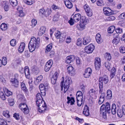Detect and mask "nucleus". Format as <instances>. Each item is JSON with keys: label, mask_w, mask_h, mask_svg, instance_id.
Wrapping results in <instances>:
<instances>
[{"label": "nucleus", "mask_w": 125, "mask_h": 125, "mask_svg": "<svg viewBox=\"0 0 125 125\" xmlns=\"http://www.w3.org/2000/svg\"><path fill=\"white\" fill-rule=\"evenodd\" d=\"M115 31L117 33H121L122 32V30L120 28H118L115 30Z\"/></svg>", "instance_id": "338daca9"}, {"label": "nucleus", "mask_w": 125, "mask_h": 125, "mask_svg": "<svg viewBox=\"0 0 125 125\" xmlns=\"http://www.w3.org/2000/svg\"><path fill=\"white\" fill-rule=\"evenodd\" d=\"M31 25L32 27H34L37 23V21L34 19H33L32 20Z\"/></svg>", "instance_id": "5fc2aeb1"}, {"label": "nucleus", "mask_w": 125, "mask_h": 125, "mask_svg": "<svg viewBox=\"0 0 125 125\" xmlns=\"http://www.w3.org/2000/svg\"><path fill=\"white\" fill-rule=\"evenodd\" d=\"M30 0L31 1L28 0H24V2L26 3L27 4L31 5L34 3V1H33Z\"/></svg>", "instance_id": "8fccbe9b"}, {"label": "nucleus", "mask_w": 125, "mask_h": 125, "mask_svg": "<svg viewBox=\"0 0 125 125\" xmlns=\"http://www.w3.org/2000/svg\"><path fill=\"white\" fill-rule=\"evenodd\" d=\"M71 83V81L69 78L65 80L64 85V93H65L68 90L69 87V85Z\"/></svg>", "instance_id": "1a4fd4ad"}, {"label": "nucleus", "mask_w": 125, "mask_h": 125, "mask_svg": "<svg viewBox=\"0 0 125 125\" xmlns=\"http://www.w3.org/2000/svg\"><path fill=\"white\" fill-rule=\"evenodd\" d=\"M6 58L3 57L2 58V61L3 62V65H5L7 64V62L6 61Z\"/></svg>", "instance_id": "680f3d73"}, {"label": "nucleus", "mask_w": 125, "mask_h": 125, "mask_svg": "<svg viewBox=\"0 0 125 125\" xmlns=\"http://www.w3.org/2000/svg\"><path fill=\"white\" fill-rule=\"evenodd\" d=\"M83 101H77V105L79 106H81L83 104Z\"/></svg>", "instance_id": "774afa93"}, {"label": "nucleus", "mask_w": 125, "mask_h": 125, "mask_svg": "<svg viewBox=\"0 0 125 125\" xmlns=\"http://www.w3.org/2000/svg\"><path fill=\"white\" fill-rule=\"evenodd\" d=\"M40 41L39 38H37L36 39V38L33 37L31 38L28 45V47L30 52H32L34 51L35 48H38Z\"/></svg>", "instance_id": "f257e3e1"}, {"label": "nucleus", "mask_w": 125, "mask_h": 125, "mask_svg": "<svg viewBox=\"0 0 125 125\" xmlns=\"http://www.w3.org/2000/svg\"><path fill=\"white\" fill-rule=\"evenodd\" d=\"M111 112L112 113L113 115L115 114L117 112L116 107V105L114 104H112L111 108Z\"/></svg>", "instance_id": "a878e982"}, {"label": "nucleus", "mask_w": 125, "mask_h": 125, "mask_svg": "<svg viewBox=\"0 0 125 125\" xmlns=\"http://www.w3.org/2000/svg\"><path fill=\"white\" fill-rule=\"evenodd\" d=\"M19 16L20 17H22L24 16V14L23 11L21 10L19 11Z\"/></svg>", "instance_id": "69168bd1"}, {"label": "nucleus", "mask_w": 125, "mask_h": 125, "mask_svg": "<svg viewBox=\"0 0 125 125\" xmlns=\"http://www.w3.org/2000/svg\"><path fill=\"white\" fill-rule=\"evenodd\" d=\"M104 12L105 14L107 15H109L113 14V11L111 10L109 7L107 8H103Z\"/></svg>", "instance_id": "9d476101"}, {"label": "nucleus", "mask_w": 125, "mask_h": 125, "mask_svg": "<svg viewBox=\"0 0 125 125\" xmlns=\"http://www.w3.org/2000/svg\"><path fill=\"white\" fill-rule=\"evenodd\" d=\"M68 101L67 102V103L69 104L71 103V105H72L74 104V103L75 102L74 99L73 97H71V98L69 96L67 97Z\"/></svg>", "instance_id": "c85d7f7f"}, {"label": "nucleus", "mask_w": 125, "mask_h": 125, "mask_svg": "<svg viewBox=\"0 0 125 125\" xmlns=\"http://www.w3.org/2000/svg\"><path fill=\"white\" fill-rule=\"evenodd\" d=\"M76 64L78 65L82 63V61L78 57H76Z\"/></svg>", "instance_id": "603ef678"}, {"label": "nucleus", "mask_w": 125, "mask_h": 125, "mask_svg": "<svg viewBox=\"0 0 125 125\" xmlns=\"http://www.w3.org/2000/svg\"><path fill=\"white\" fill-rule=\"evenodd\" d=\"M94 46L92 44H90L86 46L84 48L85 52L88 53L89 54L92 53L94 49Z\"/></svg>", "instance_id": "39448f33"}, {"label": "nucleus", "mask_w": 125, "mask_h": 125, "mask_svg": "<svg viewBox=\"0 0 125 125\" xmlns=\"http://www.w3.org/2000/svg\"><path fill=\"white\" fill-rule=\"evenodd\" d=\"M75 58V56L73 55H71L67 57L65 62L67 63H70L72 62H73Z\"/></svg>", "instance_id": "2eb2a0df"}, {"label": "nucleus", "mask_w": 125, "mask_h": 125, "mask_svg": "<svg viewBox=\"0 0 125 125\" xmlns=\"http://www.w3.org/2000/svg\"><path fill=\"white\" fill-rule=\"evenodd\" d=\"M39 88L41 91H43V92L41 91V93H42V92H43L44 93V94L45 95V92L48 88L47 85L45 86L43 84H41L39 86Z\"/></svg>", "instance_id": "4468645a"}, {"label": "nucleus", "mask_w": 125, "mask_h": 125, "mask_svg": "<svg viewBox=\"0 0 125 125\" xmlns=\"http://www.w3.org/2000/svg\"><path fill=\"white\" fill-rule=\"evenodd\" d=\"M120 51L122 53H125V47L124 46L120 47L119 48Z\"/></svg>", "instance_id": "6e6d98bb"}, {"label": "nucleus", "mask_w": 125, "mask_h": 125, "mask_svg": "<svg viewBox=\"0 0 125 125\" xmlns=\"http://www.w3.org/2000/svg\"><path fill=\"white\" fill-rule=\"evenodd\" d=\"M95 38L96 42L98 43H101L103 42V39L101 37V35L99 33L96 35Z\"/></svg>", "instance_id": "aec40b11"}, {"label": "nucleus", "mask_w": 125, "mask_h": 125, "mask_svg": "<svg viewBox=\"0 0 125 125\" xmlns=\"http://www.w3.org/2000/svg\"><path fill=\"white\" fill-rule=\"evenodd\" d=\"M115 18L113 16H110L106 18V20L107 21H113L115 20Z\"/></svg>", "instance_id": "de8ad7c7"}, {"label": "nucleus", "mask_w": 125, "mask_h": 125, "mask_svg": "<svg viewBox=\"0 0 125 125\" xmlns=\"http://www.w3.org/2000/svg\"><path fill=\"white\" fill-rule=\"evenodd\" d=\"M62 34H61L60 31H58L57 33H56L55 36L56 38L57 39L59 38L61 39L62 40L64 41L65 39V36L64 37L62 36Z\"/></svg>", "instance_id": "bb28decb"}, {"label": "nucleus", "mask_w": 125, "mask_h": 125, "mask_svg": "<svg viewBox=\"0 0 125 125\" xmlns=\"http://www.w3.org/2000/svg\"><path fill=\"white\" fill-rule=\"evenodd\" d=\"M66 7L68 8L71 9L73 7L72 2L69 0H65L64 1Z\"/></svg>", "instance_id": "6ab92c4d"}, {"label": "nucleus", "mask_w": 125, "mask_h": 125, "mask_svg": "<svg viewBox=\"0 0 125 125\" xmlns=\"http://www.w3.org/2000/svg\"><path fill=\"white\" fill-rule=\"evenodd\" d=\"M115 29L114 26H110L108 29V32L110 33H112Z\"/></svg>", "instance_id": "4c0bfd02"}, {"label": "nucleus", "mask_w": 125, "mask_h": 125, "mask_svg": "<svg viewBox=\"0 0 125 125\" xmlns=\"http://www.w3.org/2000/svg\"><path fill=\"white\" fill-rule=\"evenodd\" d=\"M24 70L26 77L28 78H29L30 75L28 67L27 66H26L24 68Z\"/></svg>", "instance_id": "4be33fe9"}, {"label": "nucleus", "mask_w": 125, "mask_h": 125, "mask_svg": "<svg viewBox=\"0 0 125 125\" xmlns=\"http://www.w3.org/2000/svg\"><path fill=\"white\" fill-rule=\"evenodd\" d=\"M89 107L87 105H85L83 110V114L86 116L89 115Z\"/></svg>", "instance_id": "dca6fc26"}, {"label": "nucleus", "mask_w": 125, "mask_h": 125, "mask_svg": "<svg viewBox=\"0 0 125 125\" xmlns=\"http://www.w3.org/2000/svg\"><path fill=\"white\" fill-rule=\"evenodd\" d=\"M96 4L98 6H103L104 5L103 0H97Z\"/></svg>", "instance_id": "c9c22d12"}, {"label": "nucleus", "mask_w": 125, "mask_h": 125, "mask_svg": "<svg viewBox=\"0 0 125 125\" xmlns=\"http://www.w3.org/2000/svg\"><path fill=\"white\" fill-rule=\"evenodd\" d=\"M0 98L3 100H5L6 99L5 95L2 92H0Z\"/></svg>", "instance_id": "3c124183"}, {"label": "nucleus", "mask_w": 125, "mask_h": 125, "mask_svg": "<svg viewBox=\"0 0 125 125\" xmlns=\"http://www.w3.org/2000/svg\"><path fill=\"white\" fill-rule=\"evenodd\" d=\"M104 57L107 61H110L111 59V56L110 54L108 53H106L105 54Z\"/></svg>", "instance_id": "7c9ffc66"}, {"label": "nucleus", "mask_w": 125, "mask_h": 125, "mask_svg": "<svg viewBox=\"0 0 125 125\" xmlns=\"http://www.w3.org/2000/svg\"><path fill=\"white\" fill-rule=\"evenodd\" d=\"M104 65L108 70H109L111 67V65L110 63L107 62H105L104 64Z\"/></svg>", "instance_id": "c03bdc74"}, {"label": "nucleus", "mask_w": 125, "mask_h": 125, "mask_svg": "<svg viewBox=\"0 0 125 125\" xmlns=\"http://www.w3.org/2000/svg\"><path fill=\"white\" fill-rule=\"evenodd\" d=\"M67 69L68 71L70 73L72 71L73 69V68L72 66H69L68 67Z\"/></svg>", "instance_id": "0e129e2a"}, {"label": "nucleus", "mask_w": 125, "mask_h": 125, "mask_svg": "<svg viewBox=\"0 0 125 125\" xmlns=\"http://www.w3.org/2000/svg\"><path fill=\"white\" fill-rule=\"evenodd\" d=\"M3 114L4 116L7 118H9L10 117L9 112L8 111L6 110L3 111Z\"/></svg>", "instance_id": "79ce46f5"}, {"label": "nucleus", "mask_w": 125, "mask_h": 125, "mask_svg": "<svg viewBox=\"0 0 125 125\" xmlns=\"http://www.w3.org/2000/svg\"><path fill=\"white\" fill-rule=\"evenodd\" d=\"M21 89L24 92H26L27 91V89L25 86V83H22L21 84Z\"/></svg>", "instance_id": "a19ab883"}, {"label": "nucleus", "mask_w": 125, "mask_h": 125, "mask_svg": "<svg viewBox=\"0 0 125 125\" xmlns=\"http://www.w3.org/2000/svg\"><path fill=\"white\" fill-rule=\"evenodd\" d=\"M107 112V113H110L111 112L110 105V104L107 102L105 104V105L103 104L101 107L100 108V112L101 114L102 112Z\"/></svg>", "instance_id": "20e7f679"}, {"label": "nucleus", "mask_w": 125, "mask_h": 125, "mask_svg": "<svg viewBox=\"0 0 125 125\" xmlns=\"http://www.w3.org/2000/svg\"><path fill=\"white\" fill-rule=\"evenodd\" d=\"M117 113L118 116L120 117H122L124 114L122 109V110L120 109H117Z\"/></svg>", "instance_id": "473e14b6"}, {"label": "nucleus", "mask_w": 125, "mask_h": 125, "mask_svg": "<svg viewBox=\"0 0 125 125\" xmlns=\"http://www.w3.org/2000/svg\"><path fill=\"white\" fill-rule=\"evenodd\" d=\"M36 103L37 106L38 107V110L39 112L44 113L47 111L46 104L43 100L36 101Z\"/></svg>", "instance_id": "f03ea898"}, {"label": "nucleus", "mask_w": 125, "mask_h": 125, "mask_svg": "<svg viewBox=\"0 0 125 125\" xmlns=\"http://www.w3.org/2000/svg\"><path fill=\"white\" fill-rule=\"evenodd\" d=\"M91 40V39L90 37H84L83 39V43L84 45H86L90 42Z\"/></svg>", "instance_id": "5701e85b"}, {"label": "nucleus", "mask_w": 125, "mask_h": 125, "mask_svg": "<svg viewBox=\"0 0 125 125\" xmlns=\"http://www.w3.org/2000/svg\"><path fill=\"white\" fill-rule=\"evenodd\" d=\"M0 125H7V122L3 119L0 118Z\"/></svg>", "instance_id": "a18cd8bd"}, {"label": "nucleus", "mask_w": 125, "mask_h": 125, "mask_svg": "<svg viewBox=\"0 0 125 125\" xmlns=\"http://www.w3.org/2000/svg\"><path fill=\"white\" fill-rule=\"evenodd\" d=\"M60 15L59 13L57 12V13L55 15L53 18V20L54 21H57Z\"/></svg>", "instance_id": "37998d69"}, {"label": "nucleus", "mask_w": 125, "mask_h": 125, "mask_svg": "<svg viewBox=\"0 0 125 125\" xmlns=\"http://www.w3.org/2000/svg\"><path fill=\"white\" fill-rule=\"evenodd\" d=\"M11 4L13 7L16 6L17 4V0H9Z\"/></svg>", "instance_id": "58836bf2"}, {"label": "nucleus", "mask_w": 125, "mask_h": 125, "mask_svg": "<svg viewBox=\"0 0 125 125\" xmlns=\"http://www.w3.org/2000/svg\"><path fill=\"white\" fill-rule=\"evenodd\" d=\"M82 18L81 14L79 13H77L74 15L73 18V21L76 22L78 21Z\"/></svg>", "instance_id": "f3484780"}, {"label": "nucleus", "mask_w": 125, "mask_h": 125, "mask_svg": "<svg viewBox=\"0 0 125 125\" xmlns=\"http://www.w3.org/2000/svg\"><path fill=\"white\" fill-rule=\"evenodd\" d=\"M88 20L84 16H82L80 20L79 26L80 27V30H83L85 27V25L88 23Z\"/></svg>", "instance_id": "7ed1b4c3"}, {"label": "nucleus", "mask_w": 125, "mask_h": 125, "mask_svg": "<svg viewBox=\"0 0 125 125\" xmlns=\"http://www.w3.org/2000/svg\"><path fill=\"white\" fill-rule=\"evenodd\" d=\"M8 2L5 1L3 2V5L4 6V9L5 11H8L9 9V7L8 5Z\"/></svg>", "instance_id": "2f4dec72"}, {"label": "nucleus", "mask_w": 125, "mask_h": 125, "mask_svg": "<svg viewBox=\"0 0 125 125\" xmlns=\"http://www.w3.org/2000/svg\"><path fill=\"white\" fill-rule=\"evenodd\" d=\"M112 91L110 90H108L107 91V96L106 98L107 99H111L112 97Z\"/></svg>", "instance_id": "c756f323"}, {"label": "nucleus", "mask_w": 125, "mask_h": 125, "mask_svg": "<svg viewBox=\"0 0 125 125\" xmlns=\"http://www.w3.org/2000/svg\"><path fill=\"white\" fill-rule=\"evenodd\" d=\"M119 17L121 19H125V12L120 14L119 16Z\"/></svg>", "instance_id": "052dcab7"}, {"label": "nucleus", "mask_w": 125, "mask_h": 125, "mask_svg": "<svg viewBox=\"0 0 125 125\" xmlns=\"http://www.w3.org/2000/svg\"><path fill=\"white\" fill-rule=\"evenodd\" d=\"M25 46V44L24 42L21 43L19 48L18 49L19 52L20 53L22 52L24 49Z\"/></svg>", "instance_id": "412c9836"}, {"label": "nucleus", "mask_w": 125, "mask_h": 125, "mask_svg": "<svg viewBox=\"0 0 125 125\" xmlns=\"http://www.w3.org/2000/svg\"><path fill=\"white\" fill-rule=\"evenodd\" d=\"M120 40V39L119 38H114L112 41V42L114 45H116L119 43Z\"/></svg>", "instance_id": "cd10ccee"}, {"label": "nucleus", "mask_w": 125, "mask_h": 125, "mask_svg": "<svg viewBox=\"0 0 125 125\" xmlns=\"http://www.w3.org/2000/svg\"><path fill=\"white\" fill-rule=\"evenodd\" d=\"M52 43H51L48 45L46 47L45 50V52L46 53H48V52H50L52 48Z\"/></svg>", "instance_id": "f704fd0d"}, {"label": "nucleus", "mask_w": 125, "mask_h": 125, "mask_svg": "<svg viewBox=\"0 0 125 125\" xmlns=\"http://www.w3.org/2000/svg\"><path fill=\"white\" fill-rule=\"evenodd\" d=\"M116 71V69L114 67L113 68L111 71V73L110 75V76L111 79H112L115 76Z\"/></svg>", "instance_id": "393cba45"}, {"label": "nucleus", "mask_w": 125, "mask_h": 125, "mask_svg": "<svg viewBox=\"0 0 125 125\" xmlns=\"http://www.w3.org/2000/svg\"><path fill=\"white\" fill-rule=\"evenodd\" d=\"M37 98V100L39 101V100H42V99H43L42 96L40 93H38L36 96Z\"/></svg>", "instance_id": "864d4df0"}, {"label": "nucleus", "mask_w": 125, "mask_h": 125, "mask_svg": "<svg viewBox=\"0 0 125 125\" xmlns=\"http://www.w3.org/2000/svg\"><path fill=\"white\" fill-rule=\"evenodd\" d=\"M101 60L99 58H96L95 59L94 65L95 69L96 70H99L101 66Z\"/></svg>", "instance_id": "6e6552de"}, {"label": "nucleus", "mask_w": 125, "mask_h": 125, "mask_svg": "<svg viewBox=\"0 0 125 125\" xmlns=\"http://www.w3.org/2000/svg\"><path fill=\"white\" fill-rule=\"evenodd\" d=\"M51 67H50V66L46 64L44 68L45 71L46 72L50 70Z\"/></svg>", "instance_id": "bf43d9fd"}, {"label": "nucleus", "mask_w": 125, "mask_h": 125, "mask_svg": "<svg viewBox=\"0 0 125 125\" xmlns=\"http://www.w3.org/2000/svg\"><path fill=\"white\" fill-rule=\"evenodd\" d=\"M76 96H83V94L81 91H78L76 93Z\"/></svg>", "instance_id": "e2e57ef3"}, {"label": "nucleus", "mask_w": 125, "mask_h": 125, "mask_svg": "<svg viewBox=\"0 0 125 125\" xmlns=\"http://www.w3.org/2000/svg\"><path fill=\"white\" fill-rule=\"evenodd\" d=\"M0 29L2 31H5L7 29L6 24L4 23H2L0 26Z\"/></svg>", "instance_id": "e433bc0d"}, {"label": "nucleus", "mask_w": 125, "mask_h": 125, "mask_svg": "<svg viewBox=\"0 0 125 125\" xmlns=\"http://www.w3.org/2000/svg\"><path fill=\"white\" fill-rule=\"evenodd\" d=\"M3 90L5 95L7 96H9L11 95L12 94V93L7 89L5 88V89H3Z\"/></svg>", "instance_id": "72a5a7b5"}, {"label": "nucleus", "mask_w": 125, "mask_h": 125, "mask_svg": "<svg viewBox=\"0 0 125 125\" xmlns=\"http://www.w3.org/2000/svg\"><path fill=\"white\" fill-rule=\"evenodd\" d=\"M13 117L15 119L18 120L20 119V116L19 114L15 113L13 116Z\"/></svg>", "instance_id": "13d9d810"}, {"label": "nucleus", "mask_w": 125, "mask_h": 125, "mask_svg": "<svg viewBox=\"0 0 125 125\" xmlns=\"http://www.w3.org/2000/svg\"><path fill=\"white\" fill-rule=\"evenodd\" d=\"M46 10H45L43 8L40 9L39 10V15H41V16H42V17H44V15Z\"/></svg>", "instance_id": "ea45409f"}, {"label": "nucleus", "mask_w": 125, "mask_h": 125, "mask_svg": "<svg viewBox=\"0 0 125 125\" xmlns=\"http://www.w3.org/2000/svg\"><path fill=\"white\" fill-rule=\"evenodd\" d=\"M99 80L103 82L105 84H107L109 81L108 76L107 75L104 74L103 77L99 78Z\"/></svg>", "instance_id": "f8f14e48"}, {"label": "nucleus", "mask_w": 125, "mask_h": 125, "mask_svg": "<svg viewBox=\"0 0 125 125\" xmlns=\"http://www.w3.org/2000/svg\"><path fill=\"white\" fill-rule=\"evenodd\" d=\"M50 14V12L49 10H46L44 15V17H47Z\"/></svg>", "instance_id": "4d7b16f0"}, {"label": "nucleus", "mask_w": 125, "mask_h": 125, "mask_svg": "<svg viewBox=\"0 0 125 125\" xmlns=\"http://www.w3.org/2000/svg\"><path fill=\"white\" fill-rule=\"evenodd\" d=\"M20 107L25 114H27L29 113V110L27 105L24 103H21L20 104Z\"/></svg>", "instance_id": "423d86ee"}, {"label": "nucleus", "mask_w": 125, "mask_h": 125, "mask_svg": "<svg viewBox=\"0 0 125 125\" xmlns=\"http://www.w3.org/2000/svg\"><path fill=\"white\" fill-rule=\"evenodd\" d=\"M46 28L44 26H42L40 28L38 34L39 36H41L43 34L45 31Z\"/></svg>", "instance_id": "b1692460"}, {"label": "nucleus", "mask_w": 125, "mask_h": 125, "mask_svg": "<svg viewBox=\"0 0 125 125\" xmlns=\"http://www.w3.org/2000/svg\"><path fill=\"white\" fill-rule=\"evenodd\" d=\"M10 81L12 85L15 87H17L19 85V82L18 80L16 79L11 78Z\"/></svg>", "instance_id": "ddd939ff"}, {"label": "nucleus", "mask_w": 125, "mask_h": 125, "mask_svg": "<svg viewBox=\"0 0 125 125\" xmlns=\"http://www.w3.org/2000/svg\"><path fill=\"white\" fill-rule=\"evenodd\" d=\"M16 42L15 39H13L10 41V44L12 46H14L16 44Z\"/></svg>", "instance_id": "09e8293b"}, {"label": "nucleus", "mask_w": 125, "mask_h": 125, "mask_svg": "<svg viewBox=\"0 0 125 125\" xmlns=\"http://www.w3.org/2000/svg\"><path fill=\"white\" fill-rule=\"evenodd\" d=\"M92 72V70L90 68L86 69L85 70V73L83 74L84 77L88 78L91 75Z\"/></svg>", "instance_id": "9b49d317"}, {"label": "nucleus", "mask_w": 125, "mask_h": 125, "mask_svg": "<svg viewBox=\"0 0 125 125\" xmlns=\"http://www.w3.org/2000/svg\"><path fill=\"white\" fill-rule=\"evenodd\" d=\"M83 7L87 16L89 17L93 15L92 11L89 6L85 4L84 6Z\"/></svg>", "instance_id": "0eeeda50"}, {"label": "nucleus", "mask_w": 125, "mask_h": 125, "mask_svg": "<svg viewBox=\"0 0 125 125\" xmlns=\"http://www.w3.org/2000/svg\"><path fill=\"white\" fill-rule=\"evenodd\" d=\"M42 78L43 76L42 75H40L37 77L36 81L38 83L41 81Z\"/></svg>", "instance_id": "49530a36"}, {"label": "nucleus", "mask_w": 125, "mask_h": 125, "mask_svg": "<svg viewBox=\"0 0 125 125\" xmlns=\"http://www.w3.org/2000/svg\"><path fill=\"white\" fill-rule=\"evenodd\" d=\"M105 95V93H101L98 101V103L99 104H102L104 101Z\"/></svg>", "instance_id": "a211bd4d"}]
</instances>
